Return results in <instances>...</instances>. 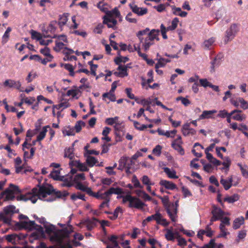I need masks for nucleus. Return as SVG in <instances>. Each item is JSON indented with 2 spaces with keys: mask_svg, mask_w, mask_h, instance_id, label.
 <instances>
[{
  "mask_svg": "<svg viewBox=\"0 0 248 248\" xmlns=\"http://www.w3.org/2000/svg\"><path fill=\"white\" fill-rule=\"evenodd\" d=\"M190 124L186 123L183 124L182 132L185 136L189 135H194L196 133V131L193 128H190Z\"/></svg>",
  "mask_w": 248,
  "mask_h": 248,
  "instance_id": "nucleus-15",
  "label": "nucleus"
},
{
  "mask_svg": "<svg viewBox=\"0 0 248 248\" xmlns=\"http://www.w3.org/2000/svg\"><path fill=\"white\" fill-rule=\"evenodd\" d=\"M163 170L170 178L177 179L178 178V176L176 175V171L174 170L165 167L163 168Z\"/></svg>",
  "mask_w": 248,
  "mask_h": 248,
  "instance_id": "nucleus-23",
  "label": "nucleus"
},
{
  "mask_svg": "<svg viewBox=\"0 0 248 248\" xmlns=\"http://www.w3.org/2000/svg\"><path fill=\"white\" fill-rule=\"evenodd\" d=\"M67 14H64L62 16H60L59 18V21L58 22V25L61 28L66 24L68 21ZM62 30V29H61Z\"/></svg>",
  "mask_w": 248,
  "mask_h": 248,
  "instance_id": "nucleus-36",
  "label": "nucleus"
},
{
  "mask_svg": "<svg viewBox=\"0 0 248 248\" xmlns=\"http://www.w3.org/2000/svg\"><path fill=\"white\" fill-rule=\"evenodd\" d=\"M240 112H236V113L233 114L232 117V118L237 121H243L245 120L246 118V115L242 113V111L239 110Z\"/></svg>",
  "mask_w": 248,
  "mask_h": 248,
  "instance_id": "nucleus-30",
  "label": "nucleus"
},
{
  "mask_svg": "<svg viewBox=\"0 0 248 248\" xmlns=\"http://www.w3.org/2000/svg\"><path fill=\"white\" fill-rule=\"evenodd\" d=\"M128 119L133 123L135 128L138 130L143 131L146 128L145 124H141L140 123L137 121H133L130 119V117H128Z\"/></svg>",
  "mask_w": 248,
  "mask_h": 248,
  "instance_id": "nucleus-43",
  "label": "nucleus"
},
{
  "mask_svg": "<svg viewBox=\"0 0 248 248\" xmlns=\"http://www.w3.org/2000/svg\"><path fill=\"white\" fill-rule=\"evenodd\" d=\"M85 123L83 121H78L75 125L74 129L76 130L77 132H79L82 127L85 126Z\"/></svg>",
  "mask_w": 248,
  "mask_h": 248,
  "instance_id": "nucleus-60",
  "label": "nucleus"
},
{
  "mask_svg": "<svg viewBox=\"0 0 248 248\" xmlns=\"http://www.w3.org/2000/svg\"><path fill=\"white\" fill-rule=\"evenodd\" d=\"M216 38L212 37L209 39H206L202 43V46L204 49H210L215 44Z\"/></svg>",
  "mask_w": 248,
  "mask_h": 248,
  "instance_id": "nucleus-19",
  "label": "nucleus"
},
{
  "mask_svg": "<svg viewBox=\"0 0 248 248\" xmlns=\"http://www.w3.org/2000/svg\"><path fill=\"white\" fill-rule=\"evenodd\" d=\"M123 202H128V206L130 208H135L142 209L145 206V204L139 198L132 196L130 194H127L122 197Z\"/></svg>",
  "mask_w": 248,
  "mask_h": 248,
  "instance_id": "nucleus-3",
  "label": "nucleus"
},
{
  "mask_svg": "<svg viewBox=\"0 0 248 248\" xmlns=\"http://www.w3.org/2000/svg\"><path fill=\"white\" fill-rule=\"evenodd\" d=\"M130 7L132 12L139 16H143L148 12L147 8L139 7L135 4H130Z\"/></svg>",
  "mask_w": 248,
  "mask_h": 248,
  "instance_id": "nucleus-14",
  "label": "nucleus"
},
{
  "mask_svg": "<svg viewBox=\"0 0 248 248\" xmlns=\"http://www.w3.org/2000/svg\"><path fill=\"white\" fill-rule=\"evenodd\" d=\"M40 52L43 55L46 57H49V56H52L50 53V49L48 47L45 46L40 50Z\"/></svg>",
  "mask_w": 248,
  "mask_h": 248,
  "instance_id": "nucleus-58",
  "label": "nucleus"
},
{
  "mask_svg": "<svg viewBox=\"0 0 248 248\" xmlns=\"http://www.w3.org/2000/svg\"><path fill=\"white\" fill-rule=\"evenodd\" d=\"M179 22V20L177 17L174 18L171 21V25L167 28L168 29V30H174L177 28Z\"/></svg>",
  "mask_w": 248,
  "mask_h": 248,
  "instance_id": "nucleus-42",
  "label": "nucleus"
},
{
  "mask_svg": "<svg viewBox=\"0 0 248 248\" xmlns=\"http://www.w3.org/2000/svg\"><path fill=\"white\" fill-rule=\"evenodd\" d=\"M64 157H67L69 158L71 161L75 157V154L74 153V148L73 147H69L66 148L64 150Z\"/></svg>",
  "mask_w": 248,
  "mask_h": 248,
  "instance_id": "nucleus-25",
  "label": "nucleus"
},
{
  "mask_svg": "<svg viewBox=\"0 0 248 248\" xmlns=\"http://www.w3.org/2000/svg\"><path fill=\"white\" fill-rule=\"evenodd\" d=\"M150 29L148 28H147L145 29L140 31L137 32V36L139 37L140 42H143L144 40V38L142 37V36L145 34H148V35Z\"/></svg>",
  "mask_w": 248,
  "mask_h": 248,
  "instance_id": "nucleus-38",
  "label": "nucleus"
},
{
  "mask_svg": "<svg viewBox=\"0 0 248 248\" xmlns=\"http://www.w3.org/2000/svg\"><path fill=\"white\" fill-rule=\"evenodd\" d=\"M70 106L68 100L65 99H62L61 101V102L57 105V108L58 109H60L62 108V109L68 108Z\"/></svg>",
  "mask_w": 248,
  "mask_h": 248,
  "instance_id": "nucleus-47",
  "label": "nucleus"
},
{
  "mask_svg": "<svg viewBox=\"0 0 248 248\" xmlns=\"http://www.w3.org/2000/svg\"><path fill=\"white\" fill-rule=\"evenodd\" d=\"M105 16L107 17H112L114 18V17H119L120 16V13L117 9H115L112 11L109 10L108 13H107V15H105Z\"/></svg>",
  "mask_w": 248,
  "mask_h": 248,
  "instance_id": "nucleus-40",
  "label": "nucleus"
},
{
  "mask_svg": "<svg viewBox=\"0 0 248 248\" xmlns=\"http://www.w3.org/2000/svg\"><path fill=\"white\" fill-rule=\"evenodd\" d=\"M199 82L200 85L204 88L209 87L211 85V83L208 81L206 78H202L199 79Z\"/></svg>",
  "mask_w": 248,
  "mask_h": 248,
  "instance_id": "nucleus-59",
  "label": "nucleus"
},
{
  "mask_svg": "<svg viewBox=\"0 0 248 248\" xmlns=\"http://www.w3.org/2000/svg\"><path fill=\"white\" fill-rule=\"evenodd\" d=\"M60 173V170H53L50 174V175L51 177L53 179L58 180H60L61 178Z\"/></svg>",
  "mask_w": 248,
  "mask_h": 248,
  "instance_id": "nucleus-52",
  "label": "nucleus"
},
{
  "mask_svg": "<svg viewBox=\"0 0 248 248\" xmlns=\"http://www.w3.org/2000/svg\"><path fill=\"white\" fill-rule=\"evenodd\" d=\"M16 212V207L14 205H9L4 208L3 212L0 213V220H5L6 216H10Z\"/></svg>",
  "mask_w": 248,
  "mask_h": 248,
  "instance_id": "nucleus-11",
  "label": "nucleus"
},
{
  "mask_svg": "<svg viewBox=\"0 0 248 248\" xmlns=\"http://www.w3.org/2000/svg\"><path fill=\"white\" fill-rule=\"evenodd\" d=\"M223 58V55L221 53H219L211 62L210 72L214 73L216 68L218 67L221 64Z\"/></svg>",
  "mask_w": 248,
  "mask_h": 248,
  "instance_id": "nucleus-12",
  "label": "nucleus"
},
{
  "mask_svg": "<svg viewBox=\"0 0 248 248\" xmlns=\"http://www.w3.org/2000/svg\"><path fill=\"white\" fill-rule=\"evenodd\" d=\"M22 101H24V102L28 104V105H31L34 104V102H35L36 100L35 97H25L22 98Z\"/></svg>",
  "mask_w": 248,
  "mask_h": 248,
  "instance_id": "nucleus-53",
  "label": "nucleus"
},
{
  "mask_svg": "<svg viewBox=\"0 0 248 248\" xmlns=\"http://www.w3.org/2000/svg\"><path fill=\"white\" fill-rule=\"evenodd\" d=\"M50 128L48 125L45 126L43 127L42 130L37 137V140L38 141H40L44 139L46 133L47 132V128Z\"/></svg>",
  "mask_w": 248,
  "mask_h": 248,
  "instance_id": "nucleus-33",
  "label": "nucleus"
},
{
  "mask_svg": "<svg viewBox=\"0 0 248 248\" xmlns=\"http://www.w3.org/2000/svg\"><path fill=\"white\" fill-rule=\"evenodd\" d=\"M172 147L181 155H184L185 154V151L182 147V144H171Z\"/></svg>",
  "mask_w": 248,
  "mask_h": 248,
  "instance_id": "nucleus-56",
  "label": "nucleus"
},
{
  "mask_svg": "<svg viewBox=\"0 0 248 248\" xmlns=\"http://www.w3.org/2000/svg\"><path fill=\"white\" fill-rule=\"evenodd\" d=\"M103 18V23L107 24L109 28H113L117 23V20L112 17L104 16Z\"/></svg>",
  "mask_w": 248,
  "mask_h": 248,
  "instance_id": "nucleus-18",
  "label": "nucleus"
},
{
  "mask_svg": "<svg viewBox=\"0 0 248 248\" xmlns=\"http://www.w3.org/2000/svg\"><path fill=\"white\" fill-rule=\"evenodd\" d=\"M239 199V195L238 194H235L231 196H226L224 199V201L226 202L229 203H232L237 201Z\"/></svg>",
  "mask_w": 248,
  "mask_h": 248,
  "instance_id": "nucleus-35",
  "label": "nucleus"
},
{
  "mask_svg": "<svg viewBox=\"0 0 248 248\" xmlns=\"http://www.w3.org/2000/svg\"><path fill=\"white\" fill-rule=\"evenodd\" d=\"M162 149L161 146L157 145L153 150V153L157 156H159L161 155Z\"/></svg>",
  "mask_w": 248,
  "mask_h": 248,
  "instance_id": "nucleus-63",
  "label": "nucleus"
},
{
  "mask_svg": "<svg viewBox=\"0 0 248 248\" xmlns=\"http://www.w3.org/2000/svg\"><path fill=\"white\" fill-rule=\"evenodd\" d=\"M238 165L240 167L243 175L246 178H248V167L246 165H242L240 164H238Z\"/></svg>",
  "mask_w": 248,
  "mask_h": 248,
  "instance_id": "nucleus-51",
  "label": "nucleus"
},
{
  "mask_svg": "<svg viewBox=\"0 0 248 248\" xmlns=\"http://www.w3.org/2000/svg\"><path fill=\"white\" fill-rule=\"evenodd\" d=\"M177 201L175 204H169L166 208L167 214L173 222H175L177 220Z\"/></svg>",
  "mask_w": 248,
  "mask_h": 248,
  "instance_id": "nucleus-9",
  "label": "nucleus"
},
{
  "mask_svg": "<svg viewBox=\"0 0 248 248\" xmlns=\"http://www.w3.org/2000/svg\"><path fill=\"white\" fill-rule=\"evenodd\" d=\"M142 183L145 185H154V183L152 182L150 178L147 175H144L141 179Z\"/></svg>",
  "mask_w": 248,
  "mask_h": 248,
  "instance_id": "nucleus-54",
  "label": "nucleus"
},
{
  "mask_svg": "<svg viewBox=\"0 0 248 248\" xmlns=\"http://www.w3.org/2000/svg\"><path fill=\"white\" fill-rule=\"evenodd\" d=\"M128 61V58L126 57L120 56L116 58L114 61L116 64L119 65L120 62H125Z\"/></svg>",
  "mask_w": 248,
  "mask_h": 248,
  "instance_id": "nucleus-61",
  "label": "nucleus"
},
{
  "mask_svg": "<svg viewBox=\"0 0 248 248\" xmlns=\"http://www.w3.org/2000/svg\"><path fill=\"white\" fill-rule=\"evenodd\" d=\"M170 61L168 59H166L164 58H160L158 60L157 62L156 63L155 65V68H159L160 67H163L165 66L167 62H170Z\"/></svg>",
  "mask_w": 248,
  "mask_h": 248,
  "instance_id": "nucleus-39",
  "label": "nucleus"
},
{
  "mask_svg": "<svg viewBox=\"0 0 248 248\" xmlns=\"http://www.w3.org/2000/svg\"><path fill=\"white\" fill-rule=\"evenodd\" d=\"M3 85L9 88H15L20 92L23 91V90L21 89V84L19 81L7 79L4 82Z\"/></svg>",
  "mask_w": 248,
  "mask_h": 248,
  "instance_id": "nucleus-13",
  "label": "nucleus"
},
{
  "mask_svg": "<svg viewBox=\"0 0 248 248\" xmlns=\"http://www.w3.org/2000/svg\"><path fill=\"white\" fill-rule=\"evenodd\" d=\"M56 25H57L56 21L51 22L48 27V30L50 32H51L52 33H54L56 29Z\"/></svg>",
  "mask_w": 248,
  "mask_h": 248,
  "instance_id": "nucleus-64",
  "label": "nucleus"
},
{
  "mask_svg": "<svg viewBox=\"0 0 248 248\" xmlns=\"http://www.w3.org/2000/svg\"><path fill=\"white\" fill-rule=\"evenodd\" d=\"M71 216L67 222V227L62 230H56L55 226L51 224L46 223L45 224V231L50 236V240L61 244L63 241L69 237V234L73 231L72 225H69L71 221Z\"/></svg>",
  "mask_w": 248,
  "mask_h": 248,
  "instance_id": "nucleus-2",
  "label": "nucleus"
},
{
  "mask_svg": "<svg viewBox=\"0 0 248 248\" xmlns=\"http://www.w3.org/2000/svg\"><path fill=\"white\" fill-rule=\"evenodd\" d=\"M21 226L23 228L29 230H36L38 233L42 235L44 234V229L42 227L35 224L34 221L30 220H25L21 222Z\"/></svg>",
  "mask_w": 248,
  "mask_h": 248,
  "instance_id": "nucleus-7",
  "label": "nucleus"
},
{
  "mask_svg": "<svg viewBox=\"0 0 248 248\" xmlns=\"http://www.w3.org/2000/svg\"><path fill=\"white\" fill-rule=\"evenodd\" d=\"M172 12L174 15L179 16L182 17H186L187 15L186 12L182 11L180 8L176 7L174 6L172 7Z\"/></svg>",
  "mask_w": 248,
  "mask_h": 248,
  "instance_id": "nucleus-24",
  "label": "nucleus"
},
{
  "mask_svg": "<svg viewBox=\"0 0 248 248\" xmlns=\"http://www.w3.org/2000/svg\"><path fill=\"white\" fill-rule=\"evenodd\" d=\"M119 117L115 116L114 117L108 118L105 120V123L109 125H112L114 124L121 125L122 123L118 121Z\"/></svg>",
  "mask_w": 248,
  "mask_h": 248,
  "instance_id": "nucleus-28",
  "label": "nucleus"
},
{
  "mask_svg": "<svg viewBox=\"0 0 248 248\" xmlns=\"http://www.w3.org/2000/svg\"><path fill=\"white\" fill-rule=\"evenodd\" d=\"M11 31L12 29L11 27H9L7 28L6 31H5L4 34L2 37V44H4L8 42L9 37V33Z\"/></svg>",
  "mask_w": 248,
  "mask_h": 248,
  "instance_id": "nucleus-41",
  "label": "nucleus"
},
{
  "mask_svg": "<svg viewBox=\"0 0 248 248\" xmlns=\"http://www.w3.org/2000/svg\"><path fill=\"white\" fill-rule=\"evenodd\" d=\"M135 100L138 104H141L143 105V106H149L151 103V102L150 99H140L139 98L136 97Z\"/></svg>",
  "mask_w": 248,
  "mask_h": 248,
  "instance_id": "nucleus-50",
  "label": "nucleus"
},
{
  "mask_svg": "<svg viewBox=\"0 0 248 248\" xmlns=\"http://www.w3.org/2000/svg\"><path fill=\"white\" fill-rule=\"evenodd\" d=\"M212 217L210 219L209 225H211L213 222L220 220L222 217L227 214L222 210L220 208L214 207L212 211Z\"/></svg>",
  "mask_w": 248,
  "mask_h": 248,
  "instance_id": "nucleus-10",
  "label": "nucleus"
},
{
  "mask_svg": "<svg viewBox=\"0 0 248 248\" xmlns=\"http://www.w3.org/2000/svg\"><path fill=\"white\" fill-rule=\"evenodd\" d=\"M217 112L215 109L211 110H204L199 116V120L213 118V115Z\"/></svg>",
  "mask_w": 248,
  "mask_h": 248,
  "instance_id": "nucleus-20",
  "label": "nucleus"
},
{
  "mask_svg": "<svg viewBox=\"0 0 248 248\" xmlns=\"http://www.w3.org/2000/svg\"><path fill=\"white\" fill-rule=\"evenodd\" d=\"M219 229L220 233L218 235V237H225L227 234H229V232H227V229L222 225H219Z\"/></svg>",
  "mask_w": 248,
  "mask_h": 248,
  "instance_id": "nucleus-48",
  "label": "nucleus"
},
{
  "mask_svg": "<svg viewBox=\"0 0 248 248\" xmlns=\"http://www.w3.org/2000/svg\"><path fill=\"white\" fill-rule=\"evenodd\" d=\"M239 31V27L236 24H232L227 29L225 33L224 42L225 44L231 42L235 37Z\"/></svg>",
  "mask_w": 248,
  "mask_h": 248,
  "instance_id": "nucleus-5",
  "label": "nucleus"
},
{
  "mask_svg": "<svg viewBox=\"0 0 248 248\" xmlns=\"http://www.w3.org/2000/svg\"><path fill=\"white\" fill-rule=\"evenodd\" d=\"M102 97L103 99L105 101H106V98H108L111 101H115L116 99L114 93L110 92L104 93L103 94Z\"/></svg>",
  "mask_w": 248,
  "mask_h": 248,
  "instance_id": "nucleus-45",
  "label": "nucleus"
},
{
  "mask_svg": "<svg viewBox=\"0 0 248 248\" xmlns=\"http://www.w3.org/2000/svg\"><path fill=\"white\" fill-rule=\"evenodd\" d=\"M65 46H66V44H65L63 42L56 41V46L54 48V49L56 51H59L63 48H64L65 49V48L66 47Z\"/></svg>",
  "mask_w": 248,
  "mask_h": 248,
  "instance_id": "nucleus-55",
  "label": "nucleus"
},
{
  "mask_svg": "<svg viewBox=\"0 0 248 248\" xmlns=\"http://www.w3.org/2000/svg\"><path fill=\"white\" fill-rule=\"evenodd\" d=\"M76 188L77 189L83 191H85L88 194V190L91 189V188L88 187L85 185H83L81 183H78V184H76L75 186Z\"/></svg>",
  "mask_w": 248,
  "mask_h": 248,
  "instance_id": "nucleus-49",
  "label": "nucleus"
},
{
  "mask_svg": "<svg viewBox=\"0 0 248 248\" xmlns=\"http://www.w3.org/2000/svg\"><path fill=\"white\" fill-rule=\"evenodd\" d=\"M123 193V190L120 188L111 187L104 193H101L99 200L110 201L111 195L112 194H120Z\"/></svg>",
  "mask_w": 248,
  "mask_h": 248,
  "instance_id": "nucleus-8",
  "label": "nucleus"
},
{
  "mask_svg": "<svg viewBox=\"0 0 248 248\" xmlns=\"http://www.w3.org/2000/svg\"><path fill=\"white\" fill-rule=\"evenodd\" d=\"M71 198L73 200L77 199H81L83 201H85V195L81 193H77L76 194H73L71 196Z\"/></svg>",
  "mask_w": 248,
  "mask_h": 248,
  "instance_id": "nucleus-62",
  "label": "nucleus"
},
{
  "mask_svg": "<svg viewBox=\"0 0 248 248\" xmlns=\"http://www.w3.org/2000/svg\"><path fill=\"white\" fill-rule=\"evenodd\" d=\"M86 162L90 167H92L98 163V161L94 157L87 155Z\"/></svg>",
  "mask_w": 248,
  "mask_h": 248,
  "instance_id": "nucleus-31",
  "label": "nucleus"
},
{
  "mask_svg": "<svg viewBox=\"0 0 248 248\" xmlns=\"http://www.w3.org/2000/svg\"><path fill=\"white\" fill-rule=\"evenodd\" d=\"M79 90L77 88H75L68 90L66 94L67 96H72L73 97H76V98H78V96L79 95Z\"/></svg>",
  "mask_w": 248,
  "mask_h": 248,
  "instance_id": "nucleus-44",
  "label": "nucleus"
},
{
  "mask_svg": "<svg viewBox=\"0 0 248 248\" xmlns=\"http://www.w3.org/2000/svg\"><path fill=\"white\" fill-rule=\"evenodd\" d=\"M238 101L240 102V107L244 109L248 108V102L245 100L242 97H238Z\"/></svg>",
  "mask_w": 248,
  "mask_h": 248,
  "instance_id": "nucleus-57",
  "label": "nucleus"
},
{
  "mask_svg": "<svg viewBox=\"0 0 248 248\" xmlns=\"http://www.w3.org/2000/svg\"><path fill=\"white\" fill-rule=\"evenodd\" d=\"M97 7L102 12L106 13H108L109 11V5L104 2L100 1L97 4Z\"/></svg>",
  "mask_w": 248,
  "mask_h": 248,
  "instance_id": "nucleus-37",
  "label": "nucleus"
},
{
  "mask_svg": "<svg viewBox=\"0 0 248 248\" xmlns=\"http://www.w3.org/2000/svg\"><path fill=\"white\" fill-rule=\"evenodd\" d=\"M54 192V190L51 186H42L33 188L31 192L25 194L21 195L17 199L24 201L30 200L33 203H35L38 199L51 202L54 200L52 196Z\"/></svg>",
  "mask_w": 248,
  "mask_h": 248,
  "instance_id": "nucleus-1",
  "label": "nucleus"
},
{
  "mask_svg": "<svg viewBox=\"0 0 248 248\" xmlns=\"http://www.w3.org/2000/svg\"><path fill=\"white\" fill-rule=\"evenodd\" d=\"M220 183L223 186L224 189L226 190H228L232 186V177L231 176L228 178L227 179H224L223 178H221L220 181Z\"/></svg>",
  "mask_w": 248,
  "mask_h": 248,
  "instance_id": "nucleus-22",
  "label": "nucleus"
},
{
  "mask_svg": "<svg viewBox=\"0 0 248 248\" xmlns=\"http://www.w3.org/2000/svg\"><path fill=\"white\" fill-rule=\"evenodd\" d=\"M85 175L83 173H80L76 174L74 178V181L75 184H78V183H81L82 181L85 180Z\"/></svg>",
  "mask_w": 248,
  "mask_h": 248,
  "instance_id": "nucleus-46",
  "label": "nucleus"
},
{
  "mask_svg": "<svg viewBox=\"0 0 248 248\" xmlns=\"http://www.w3.org/2000/svg\"><path fill=\"white\" fill-rule=\"evenodd\" d=\"M159 184L165 187V188L168 189L173 190L176 188V186L175 184L171 182L165 180H161L159 182Z\"/></svg>",
  "mask_w": 248,
  "mask_h": 248,
  "instance_id": "nucleus-21",
  "label": "nucleus"
},
{
  "mask_svg": "<svg viewBox=\"0 0 248 248\" xmlns=\"http://www.w3.org/2000/svg\"><path fill=\"white\" fill-rule=\"evenodd\" d=\"M71 167L75 166L78 168L80 171H86L89 170L87 165L85 163H82L78 160H73L69 162Z\"/></svg>",
  "mask_w": 248,
  "mask_h": 248,
  "instance_id": "nucleus-16",
  "label": "nucleus"
},
{
  "mask_svg": "<svg viewBox=\"0 0 248 248\" xmlns=\"http://www.w3.org/2000/svg\"><path fill=\"white\" fill-rule=\"evenodd\" d=\"M159 31L158 30L153 29L150 31L149 35L146 37L150 39V40L154 41L155 39L159 40L158 36L159 35Z\"/></svg>",
  "mask_w": 248,
  "mask_h": 248,
  "instance_id": "nucleus-27",
  "label": "nucleus"
},
{
  "mask_svg": "<svg viewBox=\"0 0 248 248\" xmlns=\"http://www.w3.org/2000/svg\"><path fill=\"white\" fill-rule=\"evenodd\" d=\"M19 192V190L17 186L10 184L9 187L4 190L2 193V198L4 201L12 200L15 197V195Z\"/></svg>",
  "mask_w": 248,
  "mask_h": 248,
  "instance_id": "nucleus-6",
  "label": "nucleus"
},
{
  "mask_svg": "<svg viewBox=\"0 0 248 248\" xmlns=\"http://www.w3.org/2000/svg\"><path fill=\"white\" fill-rule=\"evenodd\" d=\"M155 220L157 224L167 227L169 225V222L163 217L162 215L159 212L156 211L155 214L148 216L143 222H150Z\"/></svg>",
  "mask_w": 248,
  "mask_h": 248,
  "instance_id": "nucleus-4",
  "label": "nucleus"
},
{
  "mask_svg": "<svg viewBox=\"0 0 248 248\" xmlns=\"http://www.w3.org/2000/svg\"><path fill=\"white\" fill-rule=\"evenodd\" d=\"M244 223V218L243 217H237L233 222V228L235 230L240 228L241 225Z\"/></svg>",
  "mask_w": 248,
  "mask_h": 248,
  "instance_id": "nucleus-29",
  "label": "nucleus"
},
{
  "mask_svg": "<svg viewBox=\"0 0 248 248\" xmlns=\"http://www.w3.org/2000/svg\"><path fill=\"white\" fill-rule=\"evenodd\" d=\"M97 221V219L93 218L92 220L86 221L84 223L88 230H92L96 225V223Z\"/></svg>",
  "mask_w": 248,
  "mask_h": 248,
  "instance_id": "nucleus-34",
  "label": "nucleus"
},
{
  "mask_svg": "<svg viewBox=\"0 0 248 248\" xmlns=\"http://www.w3.org/2000/svg\"><path fill=\"white\" fill-rule=\"evenodd\" d=\"M129 67L127 65H119L118 67V70H119V72H114V75L116 76L123 78L126 77L128 75L127 73V70Z\"/></svg>",
  "mask_w": 248,
  "mask_h": 248,
  "instance_id": "nucleus-17",
  "label": "nucleus"
},
{
  "mask_svg": "<svg viewBox=\"0 0 248 248\" xmlns=\"http://www.w3.org/2000/svg\"><path fill=\"white\" fill-rule=\"evenodd\" d=\"M166 232L165 234V237L168 241H174L175 240V237L172 231V228L171 227L170 229H166L165 230Z\"/></svg>",
  "mask_w": 248,
  "mask_h": 248,
  "instance_id": "nucleus-26",
  "label": "nucleus"
},
{
  "mask_svg": "<svg viewBox=\"0 0 248 248\" xmlns=\"http://www.w3.org/2000/svg\"><path fill=\"white\" fill-rule=\"evenodd\" d=\"M141 43L142 44V46L145 51L148 50L150 46L154 44V41L150 40V39L147 37L144 38L143 42Z\"/></svg>",
  "mask_w": 248,
  "mask_h": 248,
  "instance_id": "nucleus-32",
  "label": "nucleus"
}]
</instances>
